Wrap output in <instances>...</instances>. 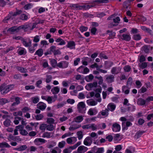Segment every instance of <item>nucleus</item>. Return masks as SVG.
Segmentation results:
<instances>
[{"mask_svg": "<svg viewBox=\"0 0 153 153\" xmlns=\"http://www.w3.org/2000/svg\"><path fill=\"white\" fill-rule=\"evenodd\" d=\"M14 85L10 84L6 85L5 84H4L1 86V94H6L10 91L12 90L14 88Z\"/></svg>", "mask_w": 153, "mask_h": 153, "instance_id": "f257e3e1", "label": "nucleus"}, {"mask_svg": "<svg viewBox=\"0 0 153 153\" xmlns=\"http://www.w3.org/2000/svg\"><path fill=\"white\" fill-rule=\"evenodd\" d=\"M70 7L75 8L77 10H87L90 8V6L88 5H80L78 4H71Z\"/></svg>", "mask_w": 153, "mask_h": 153, "instance_id": "f03ea898", "label": "nucleus"}, {"mask_svg": "<svg viewBox=\"0 0 153 153\" xmlns=\"http://www.w3.org/2000/svg\"><path fill=\"white\" fill-rule=\"evenodd\" d=\"M24 28V26L23 25L20 26L19 27H17L16 26H13L8 28L7 31L10 32L12 34H14L18 32L20 30L22 29H23Z\"/></svg>", "mask_w": 153, "mask_h": 153, "instance_id": "7ed1b4c3", "label": "nucleus"}, {"mask_svg": "<svg viewBox=\"0 0 153 153\" xmlns=\"http://www.w3.org/2000/svg\"><path fill=\"white\" fill-rule=\"evenodd\" d=\"M76 71L80 73L86 74L89 72V70L87 67L81 65L77 69Z\"/></svg>", "mask_w": 153, "mask_h": 153, "instance_id": "20e7f679", "label": "nucleus"}, {"mask_svg": "<svg viewBox=\"0 0 153 153\" xmlns=\"http://www.w3.org/2000/svg\"><path fill=\"white\" fill-rule=\"evenodd\" d=\"M97 85V83L94 82L93 83H89L85 86V88L88 91L94 90Z\"/></svg>", "mask_w": 153, "mask_h": 153, "instance_id": "39448f33", "label": "nucleus"}, {"mask_svg": "<svg viewBox=\"0 0 153 153\" xmlns=\"http://www.w3.org/2000/svg\"><path fill=\"white\" fill-rule=\"evenodd\" d=\"M69 62L66 61H62L57 63V66L60 68L64 69L67 68Z\"/></svg>", "mask_w": 153, "mask_h": 153, "instance_id": "423d86ee", "label": "nucleus"}, {"mask_svg": "<svg viewBox=\"0 0 153 153\" xmlns=\"http://www.w3.org/2000/svg\"><path fill=\"white\" fill-rule=\"evenodd\" d=\"M77 107L78 111L80 113H82L85 109V105L83 102H79L77 104Z\"/></svg>", "mask_w": 153, "mask_h": 153, "instance_id": "0eeeda50", "label": "nucleus"}, {"mask_svg": "<svg viewBox=\"0 0 153 153\" xmlns=\"http://www.w3.org/2000/svg\"><path fill=\"white\" fill-rule=\"evenodd\" d=\"M112 128L113 131L114 132H119L120 130V126L118 123H115L112 125Z\"/></svg>", "mask_w": 153, "mask_h": 153, "instance_id": "6e6552de", "label": "nucleus"}, {"mask_svg": "<svg viewBox=\"0 0 153 153\" xmlns=\"http://www.w3.org/2000/svg\"><path fill=\"white\" fill-rule=\"evenodd\" d=\"M76 44L74 41L71 40L68 42L66 47L70 49H74L75 48Z\"/></svg>", "mask_w": 153, "mask_h": 153, "instance_id": "1a4fd4ad", "label": "nucleus"}, {"mask_svg": "<svg viewBox=\"0 0 153 153\" xmlns=\"http://www.w3.org/2000/svg\"><path fill=\"white\" fill-rule=\"evenodd\" d=\"M92 142V139L90 137H86L84 140L83 141L84 144L86 146H90Z\"/></svg>", "mask_w": 153, "mask_h": 153, "instance_id": "9d476101", "label": "nucleus"}, {"mask_svg": "<svg viewBox=\"0 0 153 153\" xmlns=\"http://www.w3.org/2000/svg\"><path fill=\"white\" fill-rule=\"evenodd\" d=\"M132 125V123L130 121H128L126 122H122V129L123 130H127L128 128V127L131 126Z\"/></svg>", "mask_w": 153, "mask_h": 153, "instance_id": "9b49d317", "label": "nucleus"}, {"mask_svg": "<svg viewBox=\"0 0 153 153\" xmlns=\"http://www.w3.org/2000/svg\"><path fill=\"white\" fill-rule=\"evenodd\" d=\"M22 43L25 47H31L32 44L31 41L29 39H23L22 40Z\"/></svg>", "mask_w": 153, "mask_h": 153, "instance_id": "f8f14e48", "label": "nucleus"}, {"mask_svg": "<svg viewBox=\"0 0 153 153\" xmlns=\"http://www.w3.org/2000/svg\"><path fill=\"white\" fill-rule=\"evenodd\" d=\"M56 49V47L54 45H52L48 49L47 52L45 53V55H51L52 53H53L55 51V50Z\"/></svg>", "mask_w": 153, "mask_h": 153, "instance_id": "ddd939ff", "label": "nucleus"}, {"mask_svg": "<svg viewBox=\"0 0 153 153\" xmlns=\"http://www.w3.org/2000/svg\"><path fill=\"white\" fill-rule=\"evenodd\" d=\"M77 140L76 137H72L68 138L66 140V141L68 144H72L74 143Z\"/></svg>", "mask_w": 153, "mask_h": 153, "instance_id": "4468645a", "label": "nucleus"}, {"mask_svg": "<svg viewBox=\"0 0 153 153\" xmlns=\"http://www.w3.org/2000/svg\"><path fill=\"white\" fill-rule=\"evenodd\" d=\"M121 69L120 67H114L112 68L111 72L113 74H117L120 72Z\"/></svg>", "mask_w": 153, "mask_h": 153, "instance_id": "2eb2a0df", "label": "nucleus"}, {"mask_svg": "<svg viewBox=\"0 0 153 153\" xmlns=\"http://www.w3.org/2000/svg\"><path fill=\"white\" fill-rule=\"evenodd\" d=\"M88 149L87 147L84 146H81L78 147L77 152L79 153H84Z\"/></svg>", "mask_w": 153, "mask_h": 153, "instance_id": "dca6fc26", "label": "nucleus"}, {"mask_svg": "<svg viewBox=\"0 0 153 153\" xmlns=\"http://www.w3.org/2000/svg\"><path fill=\"white\" fill-rule=\"evenodd\" d=\"M46 107V104L42 102H40L37 104V108L42 111L45 110Z\"/></svg>", "mask_w": 153, "mask_h": 153, "instance_id": "f3484780", "label": "nucleus"}, {"mask_svg": "<svg viewBox=\"0 0 153 153\" xmlns=\"http://www.w3.org/2000/svg\"><path fill=\"white\" fill-rule=\"evenodd\" d=\"M114 75H108L106 76V79L107 82L111 83L114 82Z\"/></svg>", "mask_w": 153, "mask_h": 153, "instance_id": "a211bd4d", "label": "nucleus"}, {"mask_svg": "<svg viewBox=\"0 0 153 153\" xmlns=\"http://www.w3.org/2000/svg\"><path fill=\"white\" fill-rule=\"evenodd\" d=\"M116 106L114 103L111 102L108 104L107 105V108L108 110L112 112L114 111L116 108Z\"/></svg>", "mask_w": 153, "mask_h": 153, "instance_id": "6ab92c4d", "label": "nucleus"}, {"mask_svg": "<svg viewBox=\"0 0 153 153\" xmlns=\"http://www.w3.org/2000/svg\"><path fill=\"white\" fill-rule=\"evenodd\" d=\"M55 41L58 43V45H63L66 44L65 41L62 39L59 38L55 39Z\"/></svg>", "mask_w": 153, "mask_h": 153, "instance_id": "aec40b11", "label": "nucleus"}, {"mask_svg": "<svg viewBox=\"0 0 153 153\" xmlns=\"http://www.w3.org/2000/svg\"><path fill=\"white\" fill-rule=\"evenodd\" d=\"M130 88H129L128 86L124 85L122 87V91L126 94H128L130 92Z\"/></svg>", "mask_w": 153, "mask_h": 153, "instance_id": "412c9836", "label": "nucleus"}, {"mask_svg": "<svg viewBox=\"0 0 153 153\" xmlns=\"http://www.w3.org/2000/svg\"><path fill=\"white\" fill-rule=\"evenodd\" d=\"M137 104L139 105H144L146 104V100L142 98H139L137 100Z\"/></svg>", "mask_w": 153, "mask_h": 153, "instance_id": "4be33fe9", "label": "nucleus"}, {"mask_svg": "<svg viewBox=\"0 0 153 153\" xmlns=\"http://www.w3.org/2000/svg\"><path fill=\"white\" fill-rule=\"evenodd\" d=\"M98 112L97 111L95 108H91L89 109L88 113L90 115H94Z\"/></svg>", "mask_w": 153, "mask_h": 153, "instance_id": "5701e85b", "label": "nucleus"}, {"mask_svg": "<svg viewBox=\"0 0 153 153\" xmlns=\"http://www.w3.org/2000/svg\"><path fill=\"white\" fill-rule=\"evenodd\" d=\"M86 103L88 105L94 106L97 104V102L92 99L88 100L86 101Z\"/></svg>", "mask_w": 153, "mask_h": 153, "instance_id": "b1692460", "label": "nucleus"}, {"mask_svg": "<svg viewBox=\"0 0 153 153\" xmlns=\"http://www.w3.org/2000/svg\"><path fill=\"white\" fill-rule=\"evenodd\" d=\"M18 54L20 55L25 54L26 53V51L25 48L20 47L19 48L17 51Z\"/></svg>", "mask_w": 153, "mask_h": 153, "instance_id": "393cba45", "label": "nucleus"}, {"mask_svg": "<svg viewBox=\"0 0 153 153\" xmlns=\"http://www.w3.org/2000/svg\"><path fill=\"white\" fill-rule=\"evenodd\" d=\"M122 39L127 42L129 41L131 39V37L129 34H124L122 35Z\"/></svg>", "mask_w": 153, "mask_h": 153, "instance_id": "a878e982", "label": "nucleus"}, {"mask_svg": "<svg viewBox=\"0 0 153 153\" xmlns=\"http://www.w3.org/2000/svg\"><path fill=\"white\" fill-rule=\"evenodd\" d=\"M61 150L57 147L52 149L50 150L51 153H61Z\"/></svg>", "mask_w": 153, "mask_h": 153, "instance_id": "bb28decb", "label": "nucleus"}, {"mask_svg": "<svg viewBox=\"0 0 153 153\" xmlns=\"http://www.w3.org/2000/svg\"><path fill=\"white\" fill-rule=\"evenodd\" d=\"M59 91V87L58 86L54 87L51 90V91L52 92V94L54 95L58 93Z\"/></svg>", "mask_w": 153, "mask_h": 153, "instance_id": "cd10ccee", "label": "nucleus"}, {"mask_svg": "<svg viewBox=\"0 0 153 153\" xmlns=\"http://www.w3.org/2000/svg\"><path fill=\"white\" fill-rule=\"evenodd\" d=\"M27 148V146L26 145H23L15 149V150L19 151H22L25 150Z\"/></svg>", "mask_w": 153, "mask_h": 153, "instance_id": "c85d7f7f", "label": "nucleus"}, {"mask_svg": "<svg viewBox=\"0 0 153 153\" xmlns=\"http://www.w3.org/2000/svg\"><path fill=\"white\" fill-rule=\"evenodd\" d=\"M99 126L98 125H95L94 123L90 124V129L91 128L92 131H95L97 129H100V128L98 127Z\"/></svg>", "mask_w": 153, "mask_h": 153, "instance_id": "c756f323", "label": "nucleus"}, {"mask_svg": "<svg viewBox=\"0 0 153 153\" xmlns=\"http://www.w3.org/2000/svg\"><path fill=\"white\" fill-rule=\"evenodd\" d=\"M108 110L106 108L105 110H102L100 112L101 114L104 117H106L108 115Z\"/></svg>", "mask_w": 153, "mask_h": 153, "instance_id": "7c9ffc66", "label": "nucleus"}, {"mask_svg": "<svg viewBox=\"0 0 153 153\" xmlns=\"http://www.w3.org/2000/svg\"><path fill=\"white\" fill-rule=\"evenodd\" d=\"M83 120V117L82 116L76 117L74 119V121L76 122L79 123L81 122Z\"/></svg>", "mask_w": 153, "mask_h": 153, "instance_id": "2f4dec72", "label": "nucleus"}, {"mask_svg": "<svg viewBox=\"0 0 153 153\" xmlns=\"http://www.w3.org/2000/svg\"><path fill=\"white\" fill-rule=\"evenodd\" d=\"M56 143L53 141L50 142L47 146L48 148L50 149L55 146L56 145Z\"/></svg>", "mask_w": 153, "mask_h": 153, "instance_id": "473e14b6", "label": "nucleus"}, {"mask_svg": "<svg viewBox=\"0 0 153 153\" xmlns=\"http://www.w3.org/2000/svg\"><path fill=\"white\" fill-rule=\"evenodd\" d=\"M134 151V149L132 146H130L126 149L125 153H133Z\"/></svg>", "mask_w": 153, "mask_h": 153, "instance_id": "72a5a7b5", "label": "nucleus"}, {"mask_svg": "<svg viewBox=\"0 0 153 153\" xmlns=\"http://www.w3.org/2000/svg\"><path fill=\"white\" fill-rule=\"evenodd\" d=\"M43 54V51L42 49L40 48L37 50L35 53V55H37L39 56H41Z\"/></svg>", "mask_w": 153, "mask_h": 153, "instance_id": "f704fd0d", "label": "nucleus"}, {"mask_svg": "<svg viewBox=\"0 0 153 153\" xmlns=\"http://www.w3.org/2000/svg\"><path fill=\"white\" fill-rule=\"evenodd\" d=\"M47 140L41 138H37L35 139L34 141L35 143H36L39 142L42 143H44L47 142Z\"/></svg>", "mask_w": 153, "mask_h": 153, "instance_id": "c9c22d12", "label": "nucleus"}, {"mask_svg": "<svg viewBox=\"0 0 153 153\" xmlns=\"http://www.w3.org/2000/svg\"><path fill=\"white\" fill-rule=\"evenodd\" d=\"M145 132V131H139L136 133L135 136L137 138H138Z\"/></svg>", "mask_w": 153, "mask_h": 153, "instance_id": "e433bc0d", "label": "nucleus"}, {"mask_svg": "<svg viewBox=\"0 0 153 153\" xmlns=\"http://www.w3.org/2000/svg\"><path fill=\"white\" fill-rule=\"evenodd\" d=\"M81 144V142L80 141H79L77 142L74 145L71 146L69 147L71 149V151L72 150H74L76 149Z\"/></svg>", "mask_w": 153, "mask_h": 153, "instance_id": "4c0bfd02", "label": "nucleus"}, {"mask_svg": "<svg viewBox=\"0 0 153 153\" xmlns=\"http://www.w3.org/2000/svg\"><path fill=\"white\" fill-rule=\"evenodd\" d=\"M121 139L120 135L117 134H116L114 137V140L116 142H118L120 141Z\"/></svg>", "mask_w": 153, "mask_h": 153, "instance_id": "58836bf2", "label": "nucleus"}, {"mask_svg": "<svg viewBox=\"0 0 153 153\" xmlns=\"http://www.w3.org/2000/svg\"><path fill=\"white\" fill-rule=\"evenodd\" d=\"M94 78V76L92 74H90L89 75L86 76L85 79L87 82L91 81Z\"/></svg>", "mask_w": 153, "mask_h": 153, "instance_id": "ea45409f", "label": "nucleus"}, {"mask_svg": "<svg viewBox=\"0 0 153 153\" xmlns=\"http://www.w3.org/2000/svg\"><path fill=\"white\" fill-rule=\"evenodd\" d=\"M53 98L56 99L57 98V96L56 95H54L53 97L48 96L46 101L48 102V103H51Z\"/></svg>", "mask_w": 153, "mask_h": 153, "instance_id": "a19ab883", "label": "nucleus"}, {"mask_svg": "<svg viewBox=\"0 0 153 153\" xmlns=\"http://www.w3.org/2000/svg\"><path fill=\"white\" fill-rule=\"evenodd\" d=\"M17 69L21 72L25 73L27 71V70L24 68L21 67H17Z\"/></svg>", "mask_w": 153, "mask_h": 153, "instance_id": "79ce46f5", "label": "nucleus"}, {"mask_svg": "<svg viewBox=\"0 0 153 153\" xmlns=\"http://www.w3.org/2000/svg\"><path fill=\"white\" fill-rule=\"evenodd\" d=\"M54 126L52 124H47L46 129L50 131H52L54 130Z\"/></svg>", "mask_w": 153, "mask_h": 153, "instance_id": "37998d69", "label": "nucleus"}, {"mask_svg": "<svg viewBox=\"0 0 153 153\" xmlns=\"http://www.w3.org/2000/svg\"><path fill=\"white\" fill-rule=\"evenodd\" d=\"M19 131H20V134L26 136L28 134L27 131L23 129L22 128H20Z\"/></svg>", "mask_w": 153, "mask_h": 153, "instance_id": "c03bdc74", "label": "nucleus"}, {"mask_svg": "<svg viewBox=\"0 0 153 153\" xmlns=\"http://www.w3.org/2000/svg\"><path fill=\"white\" fill-rule=\"evenodd\" d=\"M42 137L44 138L46 137L48 138H50L51 137V133L48 132H45L43 134Z\"/></svg>", "mask_w": 153, "mask_h": 153, "instance_id": "a18cd8bd", "label": "nucleus"}, {"mask_svg": "<svg viewBox=\"0 0 153 153\" xmlns=\"http://www.w3.org/2000/svg\"><path fill=\"white\" fill-rule=\"evenodd\" d=\"M22 120V117H16L13 122L16 125L18 124L19 122L21 121V120Z\"/></svg>", "mask_w": 153, "mask_h": 153, "instance_id": "49530a36", "label": "nucleus"}, {"mask_svg": "<svg viewBox=\"0 0 153 153\" xmlns=\"http://www.w3.org/2000/svg\"><path fill=\"white\" fill-rule=\"evenodd\" d=\"M51 64L53 68H55L57 63V61L55 59H52L51 61Z\"/></svg>", "mask_w": 153, "mask_h": 153, "instance_id": "de8ad7c7", "label": "nucleus"}, {"mask_svg": "<svg viewBox=\"0 0 153 153\" xmlns=\"http://www.w3.org/2000/svg\"><path fill=\"white\" fill-rule=\"evenodd\" d=\"M34 104L38 103L39 101V98L38 96H36L31 98Z\"/></svg>", "mask_w": 153, "mask_h": 153, "instance_id": "09e8293b", "label": "nucleus"}, {"mask_svg": "<svg viewBox=\"0 0 153 153\" xmlns=\"http://www.w3.org/2000/svg\"><path fill=\"white\" fill-rule=\"evenodd\" d=\"M77 137L79 140H80L82 139L83 137V135L82 134V132L81 131H78L77 132Z\"/></svg>", "mask_w": 153, "mask_h": 153, "instance_id": "8fccbe9b", "label": "nucleus"}, {"mask_svg": "<svg viewBox=\"0 0 153 153\" xmlns=\"http://www.w3.org/2000/svg\"><path fill=\"white\" fill-rule=\"evenodd\" d=\"M52 79V76L51 75H47L45 80V82L47 83H49L51 82Z\"/></svg>", "mask_w": 153, "mask_h": 153, "instance_id": "3c124183", "label": "nucleus"}, {"mask_svg": "<svg viewBox=\"0 0 153 153\" xmlns=\"http://www.w3.org/2000/svg\"><path fill=\"white\" fill-rule=\"evenodd\" d=\"M35 118L37 120H41L43 117V115L42 114H37L35 116Z\"/></svg>", "mask_w": 153, "mask_h": 153, "instance_id": "603ef678", "label": "nucleus"}, {"mask_svg": "<svg viewBox=\"0 0 153 153\" xmlns=\"http://www.w3.org/2000/svg\"><path fill=\"white\" fill-rule=\"evenodd\" d=\"M65 144V142L64 141H62L59 142L58 144L59 148L60 149L64 147Z\"/></svg>", "mask_w": 153, "mask_h": 153, "instance_id": "864d4df0", "label": "nucleus"}, {"mask_svg": "<svg viewBox=\"0 0 153 153\" xmlns=\"http://www.w3.org/2000/svg\"><path fill=\"white\" fill-rule=\"evenodd\" d=\"M133 38L135 40H139L141 39V37L140 34H137L133 36Z\"/></svg>", "mask_w": 153, "mask_h": 153, "instance_id": "5fc2aeb1", "label": "nucleus"}, {"mask_svg": "<svg viewBox=\"0 0 153 153\" xmlns=\"http://www.w3.org/2000/svg\"><path fill=\"white\" fill-rule=\"evenodd\" d=\"M123 69L125 72H129L131 70V68L129 65H126L123 68Z\"/></svg>", "mask_w": 153, "mask_h": 153, "instance_id": "6e6d98bb", "label": "nucleus"}, {"mask_svg": "<svg viewBox=\"0 0 153 153\" xmlns=\"http://www.w3.org/2000/svg\"><path fill=\"white\" fill-rule=\"evenodd\" d=\"M33 42H39L40 39V36L38 35H36L33 37Z\"/></svg>", "mask_w": 153, "mask_h": 153, "instance_id": "4d7b16f0", "label": "nucleus"}, {"mask_svg": "<svg viewBox=\"0 0 153 153\" xmlns=\"http://www.w3.org/2000/svg\"><path fill=\"white\" fill-rule=\"evenodd\" d=\"M33 6L31 4L29 3L25 5L24 7V8L25 10H27L31 8Z\"/></svg>", "mask_w": 153, "mask_h": 153, "instance_id": "13d9d810", "label": "nucleus"}, {"mask_svg": "<svg viewBox=\"0 0 153 153\" xmlns=\"http://www.w3.org/2000/svg\"><path fill=\"white\" fill-rule=\"evenodd\" d=\"M95 97L98 98V99L97 100V101L99 102H100L101 101L102 99L101 98H100V95L99 93H97L94 95Z\"/></svg>", "mask_w": 153, "mask_h": 153, "instance_id": "bf43d9fd", "label": "nucleus"}, {"mask_svg": "<svg viewBox=\"0 0 153 153\" xmlns=\"http://www.w3.org/2000/svg\"><path fill=\"white\" fill-rule=\"evenodd\" d=\"M10 120L6 119L5 121H4V125L6 127L9 126L10 124Z\"/></svg>", "mask_w": 153, "mask_h": 153, "instance_id": "052dcab7", "label": "nucleus"}, {"mask_svg": "<svg viewBox=\"0 0 153 153\" xmlns=\"http://www.w3.org/2000/svg\"><path fill=\"white\" fill-rule=\"evenodd\" d=\"M1 146L2 147H7L8 148H10L11 147V146L9 144H8L7 143L5 142L1 143Z\"/></svg>", "mask_w": 153, "mask_h": 153, "instance_id": "680f3d73", "label": "nucleus"}, {"mask_svg": "<svg viewBox=\"0 0 153 153\" xmlns=\"http://www.w3.org/2000/svg\"><path fill=\"white\" fill-rule=\"evenodd\" d=\"M104 152V149L103 147L99 148L97 149L95 153H103Z\"/></svg>", "mask_w": 153, "mask_h": 153, "instance_id": "e2e57ef3", "label": "nucleus"}, {"mask_svg": "<svg viewBox=\"0 0 153 153\" xmlns=\"http://www.w3.org/2000/svg\"><path fill=\"white\" fill-rule=\"evenodd\" d=\"M98 126H99L98 127L100 128V129H104L106 127V125L104 123H102L100 124H98Z\"/></svg>", "mask_w": 153, "mask_h": 153, "instance_id": "0e129e2a", "label": "nucleus"}, {"mask_svg": "<svg viewBox=\"0 0 153 153\" xmlns=\"http://www.w3.org/2000/svg\"><path fill=\"white\" fill-rule=\"evenodd\" d=\"M95 78L99 80V81L98 82V84L99 85H101L102 83L103 79L102 76H96L95 77Z\"/></svg>", "mask_w": 153, "mask_h": 153, "instance_id": "69168bd1", "label": "nucleus"}, {"mask_svg": "<svg viewBox=\"0 0 153 153\" xmlns=\"http://www.w3.org/2000/svg\"><path fill=\"white\" fill-rule=\"evenodd\" d=\"M42 81L41 80L37 81L36 83V85L38 88H40L42 87L41 85L42 84Z\"/></svg>", "mask_w": 153, "mask_h": 153, "instance_id": "338daca9", "label": "nucleus"}, {"mask_svg": "<svg viewBox=\"0 0 153 153\" xmlns=\"http://www.w3.org/2000/svg\"><path fill=\"white\" fill-rule=\"evenodd\" d=\"M146 104H147L149 102L153 101V96H150L147 97L146 100Z\"/></svg>", "mask_w": 153, "mask_h": 153, "instance_id": "774afa93", "label": "nucleus"}]
</instances>
